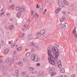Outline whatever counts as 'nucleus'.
Returning a JSON list of instances; mask_svg holds the SVG:
<instances>
[{
	"label": "nucleus",
	"mask_w": 77,
	"mask_h": 77,
	"mask_svg": "<svg viewBox=\"0 0 77 77\" xmlns=\"http://www.w3.org/2000/svg\"><path fill=\"white\" fill-rule=\"evenodd\" d=\"M48 54L49 56V57H48V60H49V62L51 65H55V61H57V58L59 56V52H56V49L54 48H53L51 49V51L52 52H53V54L55 55H52V54L51 53V51L48 49Z\"/></svg>",
	"instance_id": "f257e3e1"
},
{
	"label": "nucleus",
	"mask_w": 77,
	"mask_h": 77,
	"mask_svg": "<svg viewBox=\"0 0 77 77\" xmlns=\"http://www.w3.org/2000/svg\"><path fill=\"white\" fill-rule=\"evenodd\" d=\"M31 59L35 62H39L40 60V58L38 57V56L35 54H33L31 56Z\"/></svg>",
	"instance_id": "f03ea898"
},
{
	"label": "nucleus",
	"mask_w": 77,
	"mask_h": 77,
	"mask_svg": "<svg viewBox=\"0 0 77 77\" xmlns=\"http://www.w3.org/2000/svg\"><path fill=\"white\" fill-rule=\"evenodd\" d=\"M17 11H18L19 12H24L26 9L23 8H21L19 7H17L16 8Z\"/></svg>",
	"instance_id": "7ed1b4c3"
},
{
	"label": "nucleus",
	"mask_w": 77,
	"mask_h": 77,
	"mask_svg": "<svg viewBox=\"0 0 77 77\" xmlns=\"http://www.w3.org/2000/svg\"><path fill=\"white\" fill-rule=\"evenodd\" d=\"M5 63H8L9 65H11L13 63V60L11 59H8L5 61Z\"/></svg>",
	"instance_id": "20e7f679"
},
{
	"label": "nucleus",
	"mask_w": 77,
	"mask_h": 77,
	"mask_svg": "<svg viewBox=\"0 0 77 77\" xmlns=\"http://www.w3.org/2000/svg\"><path fill=\"white\" fill-rule=\"evenodd\" d=\"M40 32L41 34V35H42L43 37L45 36V30L43 29L40 31Z\"/></svg>",
	"instance_id": "39448f33"
},
{
	"label": "nucleus",
	"mask_w": 77,
	"mask_h": 77,
	"mask_svg": "<svg viewBox=\"0 0 77 77\" xmlns=\"http://www.w3.org/2000/svg\"><path fill=\"white\" fill-rule=\"evenodd\" d=\"M57 65L59 67V68H60L62 67V63L61 61L59 60L58 61L57 63Z\"/></svg>",
	"instance_id": "423d86ee"
},
{
	"label": "nucleus",
	"mask_w": 77,
	"mask_h": 77,
	"mask_svg": "<svg viewBox=\"0 0 77 77\" xmlns=\"http://www.w3.org/2000/svg\"><path fill=\"white\" fill-rule=\"evenodd\" d=\"M69 24L68 23H66L64 24V27L63 28L64 29H68V28H69Z\"/></svg>",
	"instance_id": "0eeeda50"
},
{
	"label": "nucleus",
	"mask_w": 77,
	"mask_h": 77,
	"mask_svg": "<svg viewBox=\"0 0 77 77\" xmlns=\"http://www.w3.org/2000/svg\"><path fill=\"white\" fill-rule=\"evenodd\" d=\"M18 47V45H16V44L14 43L11 45V48H16Z\"/></svg>",
	"instance_id": "6e6552de"
},
{
	"label": "nucleus",
	"mask_w": 77,
	"mask_h": 77,
	"mask_svg": "<svg viewBox=\"0 0 77 77\" xmlns=\"http://www.w3.org/2000/svg\"><path fill=\"white\" fill-rule=\"evenodd\" d=\"M58 4L60 7H63V4H62V2L60 1L59 0H58Z\"/></svg>",
	"instance_id": "1a4fd4ad"
},
{
	"label": "nucleus",
	"mask_w": 77,
	"mask_h": 77,
	"mask_svg": "<svg viewBox=\"0 0 77 77\" xmlns=\"http://www.w3.org/2000/svg\"><path fill=\"white\" fill-rule=\"evenodd\" d=\"M57 45H56V44H54V46L55 47H56V49H56L55 48H54V47H53V48H51V51H52L51 50V49H52V48H54L55 49H56V52H59V49L57 48Z\"/></svg>",
	"instance_id": "9d476101"
},
{
	"label": "nucleus",
	"mask_w": 77,
	"mask_h": 77,
	"mask_svg": "<svg viewBox=\"0 0 77 77\" xmlns=\"http://www.w3.org/2000/svg\"><path fill=\"white\" fill-rule=\"evenodd\" d=\"M0 35L1 36H3V31L2 29H0Z\"/></svg>",
	"instance_id": "9b49d317"
},
{
	"label": "nucleus",
	"mask_w": 77,
	"mask_h": 77,
	"mask_svg": "<svg viewBox=\"0 0 77 77\" xmlns=\"http://www.w3.org/2000/svg\"><path fill=\"white\" fill-rule=\"evenodd\" d=\"M55 69H54V68H53V67H52L49 70V71L51 73V72H53L54 71H55Z\"/></svg>",
	"instance_id": "f8f14e48"
},
{
	"label": "nucleus",
	"mask_w": 77,
	"mask_h": 77,
	"mask_svg": "<svg viewBox=\"0 0 77 77\" xmlns=\"http://www.w3.org/2000/svg\"><path fill=\"white\" fill-rule=\"evenodd\" d=\"M39 7L40 8L42 9L43 8V5H42V4L41 2H40L39 4Z\"/></svg>",
	"instance_id": "ddd939ff"
},
{
	"label": "nucleus",
	"mask_w": 77,
	"mask_h": 77,
	"mask_svg": "<svg viewBox=\"0 0 77 77\" xmlns=\"http://www.w3.org/2000/svg\"><path fill=\"white\" fill-rule=\"evenodd\" d=\"M66 20V18H65V17H63L60 20V22H61V23H62V22H63V21Z\"/></svg>",
	"instance_id": "4468645a"
},
{
	"label": "nucleus",
	"mask_w": 77,
	"mask_h": 77,
	"mask_svg": "<svg viewBox=\"0 0 77 77\" xmlns=\"http://www.w3.org/2000/svg\"><path fill=\"white\" fill-rule=\"evenodd\" d=\"M60 72L61 73H64L65 72V70L63 68H62L60 69Z\"/></svg>",
	"instance_id": "2eb2a0df"
},
{
	"label": "nucleus",
	"mask_w": 77,
	"mask_h": 77,
	"mask_svg": "<svg viewBox=\"0 0 77 77\" xmlns=\"http://www.w3.org/2000/svg\"><path fill=\"white\" fill-rule=\"evenodd\" d=\"M29 70H30V71H33V70L35 69V68H34V67H29Z\"/></svg>",
	"instance_id": "dca6fc26"
},
{
	"label": "nucleus",
	"mask_w": 77,
	"mask_h": 77,
	"mask_svg": "<svg viewBox=\"0 0 77 77\" xmlns=\"http://www.w3.org/2000/svg\"><path fill=\"white\" fill-rule=\"evenodd\" d=\"M36 36L38 37H39V36H41V34L40 32H38L37 33V34H36Z\"/></svg>",
	"instance_id": "f3484780"
},
{
	"label": "nucleus",
	"mask_w": 77,
	"mask_h": 77,
	"mask_svg": "<svg viewBox=\"0 0 77 77\" xmlns=\"http://www.w3.org/2000/svg\"><path fill=\"white\" fill-rule=\"evenodd\" d=\"M21 13L19 12H18L17 14V17H18V18H19V17H20V16H21Z\"/></svg>",
	"instance_id": "a211bd4d"
},
{
	"label": "nucleus",
	"mask_w": 77,
	"mask_h": 77,
	"mask_svg": "<svg viewBox=\"0 0 77 77\" xmlns=\"http://www.w3.org/2000/svg\"><path fill=\"white\" fill-rule=\"evenodd\" d=\"M63 2L66 5H68V2L67 1L64 0L63 1Z\"/></svg>",
	"instance_id": "6ab92c4d"
},
{
	"label": "nucleus",
	"mask_w": 77,
	"mask_h": 77,
	"mask_svg": "<svg viewBox=\"0 0 77 77\" xmlns=\"http://www.w3.org/2000/svg\"><path fill=\"white\" fill-rule=\"evenodd\" d=\"M30 56V52H28L25 55L26 57H29Z\"/></svg>",
	"instance_id": "aec40b11"
},
{
	"label": "nucleus",
	"mask_w": 77,
	"mask_h": 77,
	"mask_svg": "<svg viewBox=\"0 0 77 77\" xmlns=\"http://www.w3.org/2000/svg\"><path fill=\"white\" fill-rule=\"evenodd\" d=\"M8 52H9V49H6L5 51L4 54H7V53H8Z\"/></svg>",
	"instance_id": "412c9836"
},
{
	"label": "nucleus",
	"mask_w": 77,
	"mask_h": 77,
	"mask_svg": "<svg viewBox=\"0 0 77 77\" xmlns=\"http://www.w3.org/2000/svg\"><path fill=\"white\" fill-rule=\"evenodd\" d=\"M63 25H60V30H62V29L63 28Z\"/></svg>",
	"instance_id": "4be33fe9"
},
{
	"label": "nucleus",
	"mask_w": 77,
	"mask_h": 77,
	"mask_svg": "<svg viewBox=\"0 0 77 77\" xmlns=\"http://www.w3.org/2000/svg\"><path fill=\"white\" fill-rule=\"evenodd\" d=\"M16 74L17 77H18V70L16 71Z\"/></svg>",
	"instance_id": "5701e85b"
},
{
	"label": "nucleus",
	"mask_w": 77,
	"mask_h": 77,
	"mask_svg": "<svg viewBox=\"0 0 77 77\" xmlns=\"http://www.w3.org/2000/svg\"><path fill=\"white\" fill-rule=\"evenodd\" d=\"M60 8H57V9L56 11H55V12L56 13H57V12H59V11H60Z\"/></svg>",
	"instance_id": "b1692460"
},
{
	"label": "nucleus",
	"mask_w": 77,
	"mask_h": 77,
	"mask_svg": "<svg viewBox=\"0 0 77 77\" xmlns=\"http://www.w3.org/2000/svg\"><path fill=\"white\" fill-rule=\"evenodd\" d=\"M35 18H36V19H38V17H39V15H38V14L35 13Z\"/></svg>",
	"instance_id": "393cba45"
},
{
	"label": "nucleus",
	"mask_w": 77,
	"mask_h": 77,
	"mask_svg": "<svg viewBox=\"0 0 77 77\" xmlns=\"http://www.w3.org/2000/svg\"><path fill=\"white\" fill-rule=\"evenodd\" d=\"M56 74V73L55 72H53L51 74V76H53V75H55Z\"/></svg>",
	"instance_id": "a878e982"
},
{
	"label": "nucleus",
	"mask_w": 77,
	"mask_h": 77,
	"mask_svg": "<svg viewBox=\"0 0 77 77\" xmlns=\"http://www.w3.org/2000/svg\"><path fill=\"white\" fill-rule=\"evenodd\" d=\"M14 4H13L11 6H10L8 7V9H11V8H14Z\"/></svg>",
	"instance_id": "bb28decb"
},
{
	"label": "nucleus",
	"mask_w": 77,
	"mask_h": 77,
	"mask_svg": "<svg viewBox=\"0 0 77 77\" xmlns=\"http://www.w3.org/2000/svg\"><path fill=\"white\" fill-rule=\"evenodd\" d=\"M22 49V47H20V48H18L17 49V51H20V50H21Z\"/></svg>",
	"instance_id": "cd10ccee"
},
{
	"label": "nucleus",
	"mask_w": 77,
	"mask_h": 77,
	"mask_svg": "<svg viewBox=\"0 0 77 77\" xmlns=\"http://www.w3.org/2000/svg\"><path fill=\"white\" fill-rule=\"evenodd\" d=\"M3 8H4V6H3V7H2V6L0 7V11H3Z\"/></svg>",
	"instance_id": "c85d7f7f"
},
{
	"label": "nucleus",
	"mask_w": 77,
	"mask_h": 77,
	"mask_svg": "<svg viewBox=\"0 0 77 77\" xmlns=\"http://www.w3.org/2000/svg\"><path fill=\"white\" fill-rule=\"evenodd\" d=\"M3 15H5V12H2L1 13V14H0V16L1 17V16Z\"/></svg>",
	"instance_id": "c756f323"
},
{
	"label": "nucleus",
	"mask_w": 77,
	"mask_h": 77,
	"mask_svg": "<svg viewBox=\"0 0 77 77\" xmlns=\"http://www.w3.org/2000/svg\"><path fill=\"white\" fill-rule=\"evenodd\" d=\"M1 6H2V7H3V2H0V7H1Z\"/></svg>",
	"instance_id": "7c9ffc66"
},
{
	"label": "nucleus",
	"mask_w": 77,
	"mask_h": 77,
	"mask_svg": "<svg viewBox=\"0 0 77 77\" xmlns=\"http://www.w3.org/2000/svg\"><path fill=\"white\" fill-rule=\"evenodd\" d=\"M13 28H14L13 25H11L10 27V29H12Z\"/></svg>",
	"instance_id": "2f4dec72"
},
{
	"label": "nucleus",
	"mask_w": 77,
	"mask_h": 77,
	"mask_svg": "<svg viewBox=\"0 0 77 77\" xmlns=\"http://www.w3.org/2000/svg\"><path fill=\"white\" fill-rule=\"evenodd\" d=\"M1 43L3 45H5V43H4V42H3V40L2 39L1 40Z\"/></svg>",
	"instance_id": "473e14b6"
},
{
	"label": "nucleus",
	"mask_w": 77,
	"mask_h": 77,
	"mask_svg": "<svg viewBox=\"0 0 77 77\" xmlns=\"http://www.w3.org/2000/svg\"><path fill=\"white\" fill-rule=\"evenodd\" d=\"M76 32V31H75V28L74 29V30L73 31V34H75V32Z\"/></svg>",
	"instance_id": "72a5a7b5"
},
{
	"label": "nucleus",
	"mask_w": 77,
	"mask_h": 77,
	"mask_svg": "<svg viewBox=\"0 0 77 77\" xmlns=\"http://www.w3.org/2000/svg\"><path fill=\"white\" fill-rule=\"evenodd\" d=\"M23 65V62H22V61H21L20 62H19V65L20 66H22Z\"/></svg>",
	"instance_id": "f704fd0d"
},
{
	"label": "nucleus",
	"mask_w": 77,
	"mask_h": 77,
	"mask_svg": "<svg viewBox=\"0 0 77 77\" xmlns=\"http://www.w3.org/2000/svg\"><path fill=\"white\" fill-rule=\"evenodd\" d=\"M23 27H25L26 29H28V26H27V25L26 24L25 25L23 26Z\"/></svg>",
	"instance_id": "c9c22d12"
},
{
	"label": "nucleus",
	"mask_w": 77,
	"mask_h": 77,
	"mask_svg": "<svg viewBox=\"0 0 77 77\" xmlns=\"http://www.w3.org/2000/svg\"><path fill=\"white\" fill-rule=\"evenodd\" d=\"M73 35L74 37H75V38H77V34L76 33L75 34H73Z\"/></svg>",
	"instance_id": "e433bc0d"
},
{
	"label": "nucleus",
	"mask_w": 77,
	"mask_h": 77,
	"mask_svg": "<svg viewBox=\"0 0 77 77\" xmlns=\"http://www.w3.org/2000/svg\"><path fill=\"white\" fill-rule=\"evenodd\" d=\"M35 45V43L33 42H32L30 44L31 46H32V45L34 46Z\"/></svg>",
	"instance_id": "4c0bfd02"
},
{
	"label": "nucleus",
	"mask_w": 77,
	"mask_h": 77,
	"mask_svg": "<svg viewBox=\"0 0 77 77\" xmlns=\"http://www.w3.org/2000/svg\"><path fill=\"white\" fill-rule=\"evenodd\" d=\"M77 7H73L72 8L73 10H77Z\"/></svg>",
	"instance_id": "58836bf2"
},
{
	"label": "nucleus",
	"mask_w": 77,
	"mask_h": 77,
	"mask_svg": "<svg viewBox=\"0 0 77 77\" xmlns=\"http://www.w3.org/2000/svg\"><path fill=\"white\" fill-rule=\"evenodd\" d=\"M24 36V33L22 34L20 36V38H22L23 36Z\"/></svg>",
	"instance_id": "ea45409f"
},
{
	"label": "nucleus",
	"mask_w": 77,
	"mask_h": 77,
	"mask_svg": "<svg viewBox=\"0 0 77 77\" xmlns=\"http://www.w3.org/2000/svg\"><path fill=\"white\" fill-rule=\"evenodd\" d=\"M31 34H29V35H28V38H31Z\"/></svg>",
	"instance_id": "a19ab883"
},
{
	"label": "nucleus",
	"mask_w": 77,
	"mask_h": 77,
	"mask_svg": "<svg viewBox=\"0 0 77 77\" xmlns=\"http://www.w3.org/2000/svg\"><path fill=\"white\" fill-rule=\"evenodd\" d=\"M21 74L24 75H25V74H26V73L25 72H21Z\"/></svg>",
	"instance_id": "79ce46f5"
},
{
	"label": "nucleus",
	"mask_w": 77,
	"mask_h": 77,
	"mask_svg": "<svg viewBox=\"0 0 77 77\" xmlns=\"http://www.w3.org/2000/svg\"><path fill=\"white\" fill-rule=\"evenodd\" d=\"M48 3L49 4H51V0H50L48 1Z\"/></svg>",
	"instance_id": "37998d69"
},
{
	"label": "nucleus",
	"mask_w": 77,
	"mask_h": 77,
	"mask_svg": "<svg viewBox=\"0 0 77 77\" xmlns=\"http://www.w3.org/2000/svg\"><path fill=\"white\" fill-rule=\"evenodd\" d=\"M36 65H37V66H40V63H37Z\"/></svg>",
	"instance_id": "c03bdc74"
},
{
	"label": "nucleus",
	"mask_w": 77,
	"mask_h": 77,
	"mask_svg": "<svg viewBox=\"0 0 77 77\" xmlns=\"http://www.w3.org/2000/svg\"><path fill=\"white\" fill-rule=\"evenodd\" d=\"M63 14H66V13L65 11H63Z\"/></svg>",
	"instance_id": "a18cd8bd"
},
{
	"label": "nucleus",
	"mask_w": 77,
	"mask_h": 77,
	"mask_svg": "<svg viewBox=\"0 0 77 77\" xmlns=\"http://www.w3.org/2000/svg\"><path fill=\"white\" fill-rule=\"evenodd\" d=\"M43 74H44V73H43V72L42 73V74H41V77H42Z\"/></svg>",
	"instance_id": "49530a36"
},
{
	"label": "nucleus",
	"mask_w": 77,
	"mask_h": 77,
	"mask_svg": "<svg viewBox=\"0 0 77 77\" xmlns=\"http://www.w3.org/2000/svg\"><path fill=\"white\" fill-rule=\"evenodd\" d=\"M2 63V59H0V64H1Z\"/></svg>",
	"instance_id": "de8ad7c7"
},
{
	"label": "nucleus",
	"mask_w": 77,
	"mask_h": 77,
	"mask_svg": "<svg viewBox=\"0 0 77 77\" xmlns=\"http://www.w3.org/2000/svg\"><path fill=\"white\" fill-rule=\"evenodd\" d=\"M17 54V52L16 51H15L14 52V54L15 55V54Z\"/></svg>",
	"instance_id": "09e8293b"
},
{
	"label": "nucleus",
	"mask_w": 77,
	"mask_h": 77,
	"mask_svg": "<svg viewBox=\"0 0 77 77\" xmlns=\"http://www.w3.org/2000/svg\"><path fill=\"white\" fill-rule=\"evenodd\" d=\"M10 20L11 21V22H12V21H13V20H12V18H11L10 19Z\"/></svg>",
	"instance_id": "8fccbe9b"
},
{
	"label": "nucleus",
	"mask_w": 77,
	"mask_h": 77,
	"mask_svg": "<svg viewBox=\"0 0 77 77\" xmlns=\"http://www.w3.org/2000/svg\"><path fill=\"white\" fill-rule=\"evenodd\" d=\"M36 8H39V6H38V4H37V6H36Z\"/></svg>",
	"instance_id": "3c124183"
},
{
	"label": "nucleus",
	"mask_w": 77,
	"mask_h": 77,
	"mask_svg": "<svg viewBox=\"0 0 77 77\" xmlns=\"http://www.w3.org/2000/svg\"><path fill=\"white\" fill-rule=\"evenodd\" d=\"M25 29L26 28H23V29H22L23 31H24V30H25Z\"/></svg>",
	"instance_id": "603ef678"
},
{
	"label": "nucleus",
	"mask_w": 77,
	"mask_h": 77,
	"mask_svg": "<svg viewBox=\"0 0 77 77\" xmlns=\"http://www.w3.org/2000/svg\"><path fill=\"white\" fill-rule=\"evenodd\" d=\"M37 74V71H35L34 72V74Z\"/></svg>",
	"instance_id": "864d4df0"
},
{
	"label": "nucleus",
	"mask_w": 77,
	"mask_h": 77,
	"mask_svg": "<svg viewBox=\"0 0 77 77\" xmlns=\"http://www.w3.org/2000/svg\"><path fill=\"white\" fill-rule=\"evenodd\" d=\"M10 15V14H9V13H8L7 14V16H9V15Z\"/></svg>",
	"instance_id": "5fc2aeb1"
},
{
	"label": "nucleus",
	"mask_w": 77,
	"mask_h": 77,
	"mask_svg": "<svg viewBox=\"0 0 77 77\" xmlns=\"http://www.w3.org/2000/svg\"><path fill=\"white\" fill-rule=\"evenodd\" d=\"M20 62L16 63L17 65H19Z\"/></svg>",
	"instance_id": "6e6d98bb"
},
{
	"label": "nucleus",
	"mask_w": 77,
	"mask_h": 77,
	"mask_svg": "<svg viewBox=\"0 0 77 77\" xmlns=\"http://www.w3.org/2000/svg\"><path fill=\"white\" fill-rule=\"evenodd\" d=\"M71 77H74V75L73 74L71 75Z\"/></svg>",
	"instance_id": "4d7b16f0"
},
{
	"label": "nucleus",
	"mask_w": 77,
	"mask_h": 77,
	"mask_svg": "<svg viewBox=\"0 0 77 77\" xmlns=\"http://www.w3.org/2000/svg\"><path fill=\"white\" fill-rule=\"evenodd\" d=\"M33 10L32 11V15L33 14Z\"/></svg>",
	"instance_id": "13d9d810"
},
{
	"label": "nucleus",
	"mask_w": 77,
	"mask_h": 77,
	"mask_svg": "<svg viewBox=\"0 0 77 77\" xmlns=\"http://www.w3.org/2000/svg\"><path fill=\"white\" fill-rule=\"evenodd\" d=\"M60 46H59V45H57V47H59Z\"/></svg>",
	"instance_id": "bf43d9fd"
},
{
	"label": "nucleus",
	"mask_w": 77,
	"mask_h": 77,
	"mask_svg": "<svg viewBox=\"0 0 77 77\" xmlns=\"http://www.w3.org/2000/svg\"><path fill=\"white\" fill-rule=\"evenodd\" d=\"M33 51H34V49H32L31 50V51L32 52H33Z\"/></svg>",
	"instance_id": "052dcab7"
},
{
	"label": "nucleus",
	"mask_w": 77,
	"mask_h": 77,
	"mask_svg": "<svg viewBox=\"0 0 77 77\" xmlns=\"http://www.w3.org/2000/svg\"><path fill=\"white\" fill-rule=\"evenodd\" d=\"M34 17H35V16L33 15L32 17V19H33L34 18Z\"/></svg>",
	"instance_id": "680f3d73"
},
{
	"label": "nucleus",
	"mask_w": 77,
	"mask_h": 77,
	"mask_svg": "<svg viewBox=\"0 0 77 77\" xmlns=\"http://www.w3.org/2000/svg\"><path fill=\"white\" fill-rule=\"evenodd\" d=\"M30 38H28V41H30Z\"/></svg>",
	"instance_id": "e2e57ef3"
},
{
	"label": "nucleus",
	"mask_w": 77,
	"mask_h": 77,
	"mask_svg": "<svg viewBox=\"0 0 77 77\" xmlns=\"http://www.w3.org/2000/svg\"><path fill=\"white\" fill-rule=\"evenodd\" d=\"M29 46H30V44H29L28 45H27V47H29Z\"/></svg>",
	"instance_id": "0e129e2a"
},
{
	"label": "nucleus",
	"mask_w": 77,
	"mask_h": 77,
	"mask_svg": "<svg viewBox=\"0 0 77 77\" xmlns=\"http://www.w3.org/2000/svg\"><path fill=\"white\" fill-rule=\"evenodd\" d=\"M35 39H38V37H36Z\"/></svg>",
	"instance_id": "69168bd1"
},
{
	"label": "nucleus",
	"mask_w": 77,
	"mask_h": 77,
	"mask_svg": "<svg viewBox=\"0 0 77 77\" xmlns=\"http://www.w3.org/2000/svg\"><path fill=\"white\" fill-rule=\"evenodd\" d=\"M32 74H34V72H33V71L32 72Z\"/></svg>",
	"instance_id": "338daca9"
},
{
	"label": "nucleus",
	"mask_w": 77,
	"mask_h": 77,
	"mask_svg": "<svg viewBox=\"0 0 77 77\" xmlns=\"http://www.w3.org/2000/svg\"><path fill=\"white\" fill-rule=\"evenodd\" d=\"M38 75H40V73H38Z\"/></svg>",
	"instance_id": "774afa93"
}]
</instances>
